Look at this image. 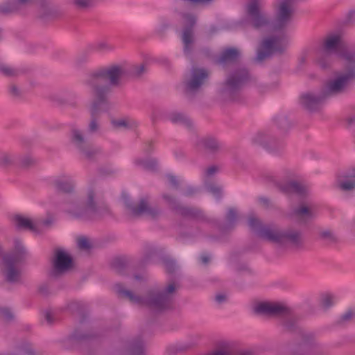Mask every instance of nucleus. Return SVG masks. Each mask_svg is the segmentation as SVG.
Returning <instances> with one entry per match:
<instances>
[{
    "label": "nucleus",
    "mask_w": 355,
    "mask_h": 355,
    "mask_svg": "<svg viewBox=\"0 0 355 355\" xmlns=\"http://www.w3.org/2000/svg\"><path fill=\"white\" fill-rule=\"evenodd\" d=\"M123 73V68L119 66L100 69L91 73L85 80V84L93 98L108 101L107 94L110 91L108 83L117 84Z\"/></svg>",
    "instance_id": "1"
},
{
    "label": "nucleus",
    "mask_w": 355,
    "mask_h": 355,
    "mask_svg": "<svg viewBox=\"0 0 355 355\" xmlns=\"http://www.w3.org/2000/svg\"><path fill=\"white\" fill-rule=\"evenodd\" d=\"M178 288L177 283L170 282L161 293L150 292L145 299L135 296L130 291L121 288V286H118V292L135 304L148 306L154 310L161 311L170 305Z\"/></svg>",
    "instance_id": "2"
},
{
    "label": "nucleus",
    "mask_w": 355,
    "mask_h": 355,
    "mask_svg": "<svg viewBox=\"0 0 355 355\" xmlns=\"http://www.w3.org/2000/svg\"><path fill=\"white\" fill-rule=\"evenodd\" d=\"M340 56L349 64H352L345 71L336 73L335 77L329 80L322 88L323 96L329 97L344 92L351 83L355 81V56L343 53Z\"/></svg>",
    "instance_id": "3"
},
{
    "label": "nucleus",
    "mask_w": 355,
    "mask_h": 355,
    "mask_svg": "<svg viewBox=\"0 0 355 355\" xmlns=\"http://www.w3.org/2000/svg\"><path fill=\"white\" fill-rule=\"evenodd\" d=\"M65 211L77 218H92L98 211V203L95 191L93 189H89L82 202L75 200L69 203L65 207Z\"/></svg>",
    "instance_id": "4"
},
{
    "label": "nucleus",
    "mask_w": 355,
    "mask_h": 355,
    "mask_svg": "<svg viewBox=\"0 0 355 355\" xmlns=\"http://www.w3.org/2000/svg\"><path fill=\"white\" fill-rule=\"evenodd\" d=\"M247 12L252 26L257 30L266 32H277L270 17L261 10L260 0H249Z\"/></svg>",
    "instance_id": "5"
},
{
    "label": "nucleus",
    "mask_w": 355,
    "mask_h": 355,
    "mask_svg": "<svg viewBox=\"0 0 355 355\" xmlns=\"http://www.w3.org/2000/svg\"><path fill=\"white\" fill-rule=\"evenodd\" d=\"M286 46L287 40L283 33L266 36L260 44L257 60L262 61L272 55L281 53L285 51Z\"/></svg>",
    "instance_id": "6"
},
{
    "label": "nucleus",
    "mask_w": 355,
    "mask_h": 355,
    "mask_svg": "<svg viewBox=\"0 0 355 355\" xmlns=\"http://www.w3.org/2000/svg\"><path fill=\"white\" fill-rule=\"evenodd\" d=\"M70 138L72 144L83 159L93 160L101 154V150L94 147L88 141L83 130L76 127L72 128L70 131Z\"/></svg>",
    "instance_id": "7"
},
{
    "label": "nucleus",
    "mask_w": 355,
    "mask_h": 355,
    "mask_svg": "<svg viewBox=\"0 0 355 355\" xmlns=\"http://www.w3.org/2000/svg\"><path fill=\"white\" fill-rule=\"evenodd\" d=\"M341 37L338 34H330L323 39L318 58V64L321 68L326 69L331 65V55L341 47Z\"/></svg>",
    "instance_id": "8"
},
{
    "label": "nucleus",
    "mask_w": 355,
    "mask_h": 355,
    "mask_svg": "<svg viewBox=\"0 0 355 355\" xmlns=\"http://www.w3.org/2000/svg\"><path fill=\"white\" fill-rule=\"evenodd\" d=\"M209 76V71L202 67H193L186 75L183 85L188 94L198 92L205 84Z\"/></svg>",
    "instance_id": "9"
},
{
    "label": "nucleus",
    "mask_w": 355,
    "mask_h": 355,
    "mask_svg": "<svg viewBox=\"0 0 355 355\" xmlns=\"http://www.w3.org/2000/svg\"><path fill=\"white\" fill-rule=\"evenodd\" d=\"M292 0H279L275 6V17L274 26L277 31H281L288 25L293 14Z\"/></svg>",
    "instance_id": "10"
},
{
    "label": "nucleus",
    "mask_w": 355,
    "mask_h": 355,
    "mask_svg": "<svg viewBox=\"0 0 355 355\" xmlns=\"http://www.w3.org/2000/svg\"><path fill=\"white\" fill-rule=\"evenodd\" d=\"M52 264L51 274L55 277L66 274L73 268L71 256L63 249L55 250Z\"/></svg>",
    "instance_id": "11"
},
{
    "label": "nucleus",
    "mask_w": 355,
    "mask_h": 355,
    "mask_svg": "<svg viewBox=\"0 0 355 355\" xmlns=\"http://www.w3.org/2000/svg\"><path fill=\"white\" fill-rule=\"evenodd\" d=\"M17 259L11 254L3 255L0 259L1 271L7 281L10 282H18L21 277V270L17 266Z\"/></svg>",
    "instance_id": "12"
},
{
    "label": "nucleus",
    "mask_w": 355,
    "mask_h": 355,
    "mask_svg": "<svg viewBox=\"0 0 355 355\" xmlns=\"http://www.w3.org/2000/svg\"><path fill=\"white\" fill-rule=\"evenodd\" d=\"M253 311L257 314L279 315L286 314L288 309L282 303L275 302H260L255 303L252 307Z\"/></svg>",
    "instance_id": "13"
},
{
    "label": "nucleus",
    "mask_w": 355,
    "mask_h": 355,
    "mask_svg": "<svg viewBox=\"0 0 355 355\" xmlns=\"http://www.w3.org/2000/svg\"><path fill=\"white\" fill-rule=\"evenodd\" d=\"M186 24L182 33V40L184 44V51L185 53H189L194 44V32L193 27L196 23V17L192 14L187 13L183 15Z\"/></svg>",
    "instance_id": "14"
},
{
    "label": "nucleus",
    "mask_w": 355,
    "mask_h": 355,
    "mask_svg": "<svg viewBox=\"0 0 355 355\" xmlns=\"http://www.w3.org/2000/svg\"><path fill=\"white\" fill-rule=\"evenodd\" d=\"M108 101H103L100 98H94L89 107L91 120L88 125V130L91 133L96 132L99 130L100 125L97 116L103 112L107 110Z\"/></svg>",
    "instance_id": "15"
},
{
    "label": "nucleus",
    "mask_w": 355,
    "mask_h": 355,
    "mask_svg": "<svg viewBox=\"0 0 355 355\" xmlns=\"http://www.w3.org/2000/svg\"><path fill=\"white\" fill-rule=\"evenodd\" d=\"M122 198L129 214L133 216H138L143 214H146L154 217L159 213L157 209L149 206L148 202L145 199L141 200L138 205L132 206L130 204V198L127 194H123Z\"/></svg>",
    "instance_id": "16"
},
{
    "label": "nucleus",
    "mask_w": 355,
    "mask_h": 355,
    "mask_svg": "<svg viewBox=\"0 0 355 355\" xmlns=\"http://www.w3.org/2000/svg\"><path fill=\"white\" fill-rule=\"evenodd\" d=\"M248 72L245 69H241L231 75L221 89L224 95L231 94L239 85L248 80Z\"/></svg>",
    "instance_id": "17"
},
{
    "label": "nucleus",
    "mask_w": 355,
    "mask_h": 355,
    "mask_svg": "<svg viewBox=\"0 0 355 355\" xmlns=\"http://www.w3.org/2000/svg\"><path fill=\"white\" fill-rule=\"evenodd\" d=\"M327 96H323L322 89L319 94L313 92H307L301 95L300 104L309 111L317 110L322 102Z\"/></svg>",
    "instance_id": "18"
},
{
    "label": "nucleus",
    "mask_w": 355,
    "mask_h": 355,
    "mask_svg": "<svg viewBox=\"0 0 355 355\" xmlns=\"http://www.w3.org/2000/svg\"><path fill=\"white\" fill-rule=\"evenodd\" d=\"M212 355H254V354L250 350L239 349L233 343L222 341L217 344L216 349Z\"/></svg>",
    "instance_id": "19"
},
{
    "label": "nucleus",
    "mask_w": 355,
    "mask_h": 355,
    "mask_svg": "<svg viewBox=\"0 0 355 355\" xmlns=\"http://www.w3.org/2000/svg\"><path fill=\"white\" fill-rule=\"evenodd\" d=\"M284 230L276 226H266L260 230V236L282 247V245H284Z\"/></svg>",
    "instance_id": "20"
},
{
    "label": "nucleus",
    "mask_w": 355,
    "mask_h": 355,
    "mask_svg": "<svg viewBox=\"0 0 355 355\" xmlns=\"http://www.w3.org/2000/svg\"><path fill=\"white\" fill-rule=\"evenodd\" d=\"M293 355H327L314 341H303L293 350Z\"/></svg>",
    "instance_id": "21"
},
{
    "label": "nucleus",
    "mask_w": 355,
    "mask_h": 355,
    "mask_svg": "<svg viewBox=\"0 0 355 355\" xmlns=\"http://www.w3.org/2000/svg\"><path fill=\"white\" fill-rule=\"evenodd\" d=\"M303 239L302 234L298 230H284V245L282 247H291L293 249H298L302 246Z\"/></svg>",
    "instance_id": "22"
},
{
    "label": "nucleus",
    "mask_w": 355,
    "mask_h": 355,
    "mask_svg": "<svg viewBox=\"0 0 355 355\" xmlns=\"http://www.w3.org/2000/svg\"><path fill=\"white\" fill-rule=\"evenodd\" d=\"M337 187L343 191H350L355 189V168L337 179Z\"/></svg>",
    "instance_id": "23"
},
{
    "label": "nucleus",
    "mask_w": 355,
    "mask_h": 355,
    "mask_svg": "<svg viewBox=\"0 0 355 355\" xmlns=\"http://www.w3.org/2000/svg\"><path fill=\"white\" fill-rule=\"evenodd\" d=\"M17 166V157L11 151L0 149V169L9 170Z\"/></svg>",
    "instance_id": "24"
},
{
    "label": "nucleus",
    "mask_w": 355,
    "mask_h": 355,
    "mask_svg": "<svg viewBox=\"0 0 355 355\" xmlns=\"http://www.w3.org/2000/svg\"><path fill=\"white\" fill-rule=\"evenodd\" d=\"M15 225L19 228L31 230L33 232H40L39 226L31 218L17 215L13 218Z\"/></svg>",
    "instance_id": "25"
},
{
    "label": "nucleus",
    "mask_w": 355,
    "mask_h": 355,
    "mask_svg": "<svg viewBox=\"0 0 355 355\" xmlns=\"http://www.w3.org/2000/svg\"><path fill=\"white\" fill-rule=\"evenodd\" d=\"M53 184L55 187L60 191L70 193L73 191L75 184L71 180L65 176L57 178Z\"/></svg>",
    "instance_id": "26"
},
{
    "label": "nucleus",
    "mask_w": 355,
    "mask_h": 355,
    "mask_svg": "<svg viewBox=\"0 0 355 355\" xmlns=\"http://www.w3.org/2000/svg\"><path fill=\"white\" fill-rule=\"evenodd\" d=\"M294 215L297 219L306 220L313 216V211L311 206L302 204L294 210Z\"/></svg>",
    "instance_id": "27"
},
{
    "label": "nucleus",
    "mask_w": 355,
    "mask_h": 355,
    "mask_svg": "<svg viewBox=\"0 0 355 355\" xmlns=\"http://www.w3.org/2000/svg\"><path fill=\"white\" fill-rule=\"evenodd\" d=\"M239 56V52L236 49H228L225 50L220 55L218 62L225 63L233 62Z\"/></svg>",
    "instance_id": "28"
},
{
    "label": "nucleus",
    "mask_w": 355,
    "mask_h": 355,
    "mask_svg": "<svg viewBox=\"0 0 355 355\" xmlns=\"http://www.w3.org/2000/svg\"><path fill=\"white\" fill-rule=\"evenodd\" d=\"M200 145L210 152H216L220 148L219 143L215 139L211 137L202 139L200 141Z\"/></svg>",
    "instance_id": "29"
},
{
    "label": "nucleus",
    "mask_w": 355,
    "mask_h": 355,
    "mask_svg": "<svg viewBox=\"0 0 355 355\" xmlns=\"http://www.w3.org/2000/svg\"><path fill=\"white\" fill-rule=\"evenodd\" d=\"M127 351L130 355H143V343L140 340L131 341L127 346Z\"/></svg>",
    "instance_id": "30"
},
{
    "label": "nucleus",
    "mask_w": 355,
    "mask_h": 355,
    "mask_svg": "<svg viewBox=\"0 0 355 355\" xmlns=\"http://www.w3.org/2000/svg\"><path fill=\"white\" fill-rule=\"evenodd\" d=\"M37 165L36 159L31 155H24L19 158V166L21 169L28 170Z\"/></svg>",
    "instance_id": "31"
},
{
    "label": "nucleus",
    "mask_w": 355,
    "mask_h": 355,
    "mask_svg": "<svg viewBox=\"0 0 355 355\" xmlns=\"http://www.w3.org/2000/svg\"><path fill=\"white\" fill-rule=\"evenodd\" d=\"M319 238L330 244L338 242V238L336 234L329 230H322L318 233Z\"/></svg>",
    "instance_id": "32"
},
{
    "label": "nucleus",
    "mask_w": 355,
    "mask_h": 355,
    "mask_svg": "<svg viewBox=\"0 0 355 355\" xmlns=\"http://www.w3.org/2000/svg\"><path fill=\"white\" fill-rule=\"evenodd\" d=\"M171 120L175 123H180L187 126H191L192 124L191 121L185 115L181 113H173L170 116Z\"/></svg>",
    "instance_id": "33"
},
{
    "label": "nucleus",
    "mask_w": 355,
    "mask_h": 355,
    "mask_svg": "<svg viewBox=\"0 0 355 355\" xmlns=\"http://www.w3.org/2000/svg\"><path fill=\"white\" fill-rule=\"evenodd\" d=\"M0 72L8 77H15L19 74L18 69L4 64H0Z\"/></svg>",
    "instance_id": "34"
},
{
    "label": "nucleus",
    "mask_w": 355,
    "mask_h": 355,
    "mask_svg": "<svg viewBox=\"0 0 355 355\" xmlns=\"http://www.w3.org/2000/svg\"><path fill=\"white\" fill-rule=\"evenodd\" d=\"M55 220V218L52 214H48L45 218L41 220L39 223H37V226H39L40 232H41L43 229H47L51 227Z\"/></svg>",
    "instance_id": "35"
},
{
    "label": "nucleus",
    "mask_w": 355,
    "mask_h": 355,
    "mask_svg": "<svg viewBox=\"0 0 355 355\" xmlns=\"http://www.w3.org/2000/svg\"><path fill=\"white\" fill-rule=\"evenodd\" d=\"M248 225L252 230L258 232L260 235V230L263 227H262L261 222L259 218L254 216H250L248 219Z\"/></svg>",
    "instance_id": "36"
},
{
    "label": "nucleus",
    "mask_w": 355,
    "mask_h": 355,
    "mask_svg": "<svg viewBox=\"0 0 355 355\" xmlns=\"http://www.w3.org/2000/svg\"><path fill=\"white\" fill-rule=\"evenodd\" d=\"M77 245L80 250L87 251L92 248L89 239L85 236H80L77 239Z\"/></svg>",
    "instance_id": "37"
},
{
    "label": "nucleus",
    "mask_w": 355,
    "mask_h": 355,
    "mask_svg": "<svg viewBox=\"0 0 355 355\" xmlns=\"http://www.w3.org/2000/svg\"><path fill=\"white\" fill-rule=\"evenodd\" d=\"M71 3L78 9L85 10L92 6L93 0H70Z\"/></svg>",
    "instance_id": "38"
},
{
    "label": "nucleus",
    "mask_w": 355,
    "mask_h": 355,
    "mask_svg": "<svg viewBox=\"0 0 355 355\" xmlns=\"http://www.w3.org/2000/svg\"><path fill=\"white\" fill-rule=\"evenodd\" d=\"M112 123L116 128H128L134 124V123H130L128 120L125 119L114 120L112 121Z\"/></svg>",
    "instance_id": "39"
},
{
    "label": "nucleus",
    "mask_w": 355,
    "mask_h": 355,
    "mask_svg": "<svg viewBox=\"0 0 355 355\" xmlns=\"http://www.w3.org/2000/svg\"><path fill=\"white\" fill-rule=\"evenodd\" d=\"M355 318V310H348L346 313L342 315L339 319L340 323H345L351 321Z\"/></svg>",
    "instance_id": "40"
},
{
    "label": "nucleus",
    "mask_w": 355,
    "mask_h": 355,
    "mask_svg": "<svg viewBox=\"0 0 355 355\" xmlns=\"http://www.w3.org/2000/svg\"><path fill=\"white\" fill-rule=\"evenodd\" d=\"M334 303V297L329 294L324 295L321 297V304L323 308L328 309Z\"/></svg>",
    "instance_id": "41"
},
{
    "label": "nucleus",
    "mask_w": 355,
    "mask_h": 355,
    "mask_svg": "<svg viewBox=\"0 0 355 355\" xmlns=\"http://www.w3.org/2000/svg\"><path fill=\"white\" fill-rule=\"evenodd\" d=\"M13 318L11 311L6 308L0 309V319L3 321H10Z\"/></svg>",
    "instance_id": "42"
},
{
    "label": "nucleus",
    "mask_w": 355,
    "mask_h": 355,
    "mask_svg": "<svg viewBox=\"0 0 355 355\" xmlns=\"http://www.w3.org/2000/svg\"><path fill=\"white\" fill-rule=\"evenodd\" d=\"M139 164L144 168L150 170H153L157 165L156 162L153 159L139 160Z\"/></svg>",
    "instance_id": "43"
},
{
    "label": "nucleus",
    "mask_w": 355,
    "mask_h": 355,
    "mask_svg": "<svg viewBox=\"0 0 355 355\" xmlns=\"http://www.w3.org/2000/svg\"><path fill=\"white\" fill-rule=\"evenodd\" d=\"M291 187L295 191L301 194H304L307 191L306 187L300 183H293Z\"/></svg>",
    "instance_id": "44"
},
{
    "label": "nucleus",
    "mask_w": 355,
    "mask_h": 355,
    "mask_svg": "<svg viewBox=\"0 0 355 355\" xmlns=\"http://www.w3.org/2000/svg\"><path fill=\"white\" fill-rule=\"evenodd\" d=\"M145 71V66L141 64L134 67L132 73L135 76H140Z\"/></svg>",
    "instance_id": "45"
},
{
    "label": "nucleus",
    "mask_w": 355,
    "mask_h": 355,
    "mask_svg": "<svg viewBox=\"0 0 355 355\" xmlns=\"http://www.w3.org/2000/svg\"><path fill=\"white\" fill-rule=\"evenodd\" d=\"M236 217V211L233 209H230L227 216V220L230 222H233L235 220Z\"/></svg>",
    "instance_id": "46"
},
{
    "label": "nucleus",
    "mask_w": 355,
    "mask_h": 355,
    "mask_svg": "<svg viewBox=\"0 0 355 355\" xmlns=\"http://www.w3.org/2000/svg\"><path fill=\"white\" fill-rule=\"evenodd\" d=\"M10 89L11 94L15 96H19L21 94V90L16 85H12Z\"/></svg>",
    "instance_id": "47"
},
{
    "label": "nucleus",
    "mask_w": 355,
    "mask_h": 355,
    "mask_svg": "<svg viewBox=\"0 0 355 355\" xmlns=\"http://www.w3.org/2000/svg\"><path fill=\"white\" fill-rule=\"evenodd\" d=\"M168 178V180L169 182V183L174 187H178V179L175 177V176H173V175H168L167 177Z\"/></svg>",
    "instance_id": "48"
},
{
    "label": "nucleus",
    "mask_w": 355,
    "mask_h": 355,
    "mask_svg": "<svg viewBox=\"0 0 355 355\" xmlns=\"http://www.w3.org/2000/svg\"><path fill=\"white\" fill-rule=\"evenodd\" d=\"M218 170V168L215 166H209L206 170V173L207 175H214Z\"/></svg>",
    "instance_id": "49"
},
{
    "label": "nucleus",
    "mask_w": 355,
    "mask_h": 355,
    "mask_svg": "<svg viewBox=\"0 0 355 355\" xmlns=\"http://www.w3.org/2000/svg\"><path fill=\"white\" fill-rule=\"evenodd\" d=\"M164 198L171 205H173L175 204V200L173 197L168 195H164Z\"/></svg>",
    "instance_id": "50"
},
{
    "label": "nucleus",
    "mask_w": 355,
    "mask_h": 355,
    "mask_svg": "<svg viewBox=\"0 0 355 355\" xmlns=\"http://www.w3.org/2000/svg\"><path fill=\"white\" fill-rule=\"evenodd\" d=\"M259 202H260V204L265 207H268L270 205V201L265 198H261L259 199Z\"/></svg>",
    "instance_id": "51"
},
{
    "label": "nucleus",
    "mask_w": 355,
    "mask_h": 355,
    "mask_svg": "<svg viewBox=\"0 0 355 355\" xmlns=\"http://www.w3.org/2000/svg\"><path fill=\"white\" fill-rule=\"evenodd\" d=\"M187 213H188V214H191L194 216H198L200 215V211L198 210H196L194 209H189L187 210Z\"/></svg>",
    "instance_id": "52"
},
{
    "label": "nucleus",
    "mask_w": 355,
    "mask_h": 355,
    "mask_svg": "<svg viewBox=\"0 0 355 355\" xmlns=\"http://www.w3.org/2000/svg\"><path fill=\"white\" fill-rule=\"evenodd\" d=\"M33 0H17L18 4L20 6H26L32 3Z\"/></svg>",
    "instance_id": "53"
},
{
    "label": "nucleus",
    "mask_w": 355,
    "mask_h": 355,
    "mask_svg": "<svg viewBox=\"0 0 355 355\" xmlns=\"http://www.w3.org/2000/svg\"><path fill=\"white\" fill-rule=\"evenodd\" d=\"M226 299V296L223 294H219L216 296V300L218 302L221 303Z\"/></svg>",
    "instance_id": "54"
},
{
    "label": "nucleus",
    "mask_w": 355,
    "mask_h": 355,
    "mask_svg": "<svg viewBox=\"0 0 355 355\" xmlns=\"http://www.w3.org/2000/svg\"><path fill=\"white\" fill-rule=\"evenodd\" d=\"M201 260H202V263H207L209 262V258L207 255H202L201 257Z\"/></svg>",
    "instance_id": "55"
},
{
    "label": "nucleus",
    "mask_w": 355,
    "mask_h": 355,
    "mask_svg": "<svg viewBox=\"0 0 355 355\" xmlns=\"http://www.w3.org/2000/svg\"><path fill=\"white\" fill-rule=\"evenodd\" d=\"M45 318L46 320L49 322H52V318H51V315L50 313H46L45 314Z\"/></svg>",
    "instance_id": "56"
},
{
    "label": "nucleus",
    "mask_w": 355,
    "mask_h": 355,
    "mask_svg": "<svg viewBox=\"0 0 355 355\" xmlns=\"http://www.w3.org/2000/svg\"><path fill=\"white\" fill-rule=\"evenodd\" d=\"M7 254L3 253L1 247L0 246V259L3 258V255H6Z\"/></svg>",
    "instance_id": "57"
},
{
    "label": "nucleus",
    "mask_w": 355,
    "mask_h": 355,
    "mask_svg": "<svg viewBox=\"0 0 355 355\" xmlns=\"http://www.w3.org/2000/svg\"><path fill=\"white\" fill-rule=\"evenodd\" d=\"M115 267H116L117 262L116 261L114 263Z\"/></svg>",
    "instance_id": "58"
},
{
    "label": "nucleus",
    "mask_w": 355,
    "mask_h": 355,
    "mask_svg": "<svg viewBox=\"0 0 355 355\" xmlns=\"http://www.w3.org/2000/svg\"><path fill=\"white\" fill-rule=\"evenodd\" d=\"M296 0H292V1L295 2Z\"/></svg>",
    "instance_id": "59"
}]
</instances>
